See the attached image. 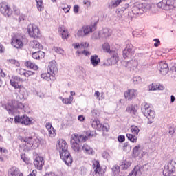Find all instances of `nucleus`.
Wrapping results in <instances>:
<instances>
[{"label":"nucleus","mask_w":176,"mask_h":176,"mask_svg":"<svg viewBox=\"0 0 176 176\" xmlns=\"http://www.w3.org/2000/svg\"><path fill=\"white\" fill-rule=\"evenodd\" d=\"M91 124L93 129L98 130V131H108V126L102 125L101 122L98 119H92L91 120Z\"/></svg>","instance_id":"10"},{"label":"nucleus","mask_w":176,"mask_h":176,"mask_svg":"<svg viewBox=\"0 0 176 176\" xmlns=\"http://www.w3.org/2000/svg\"><path fill=\"white\" fill-rule=\"evenodd\" d=\"M53 50L54 52H55V53H57L58 54H64V50L60 47H55L53 48Z\"/></svg>","instance_id":"51"},{"label":"nucleus","mask_w":176,"mask_h":176,"mask_svg":"<svg viewBox=\"0 0 176 176\" xmlns=\"http://www.w3.org/2000/svg\"><path fill=\"white\" fill-rule=\"evenodd\" d=\"M16 108L19 109H23L24 108V104H23L21 102H19L16 105Z\"/></svg>","instance_id":"64"},{"label":"nucleus","mask_w":176,"mask_h":176,"mask_svg":"<svg viewBox=\"0 0 176 176\" xmlns=\"http://www.w3.org/2000/svg\"><path fill=\"white\" fill-rule=\"evenodd\" d=\"M118 140L119 142H124V141H126V137H124V135H119L118 137Z\"/></svg>","instance_id":"61"},{"label":"nucleus","mask_w":176,"mask_h":176,"mask_svg":"<svg viewBox=\"0 0 176 176\" xmlns=\"http://www.w3.org/2000/svg\"><path fill=\"white\" fill-rule=\"evenodd\" d=\"M30 46L34 50H41L42 49V45L36 40L30 41Z\"/></svg>","instance_id":"35"},{"label":"nucleus","mask_w":176,"mask_h":176,"mask_svg":"<svg viewBox=\"0 0 176 176\" xmlns=\"http://www.w3.org/2000/svg\"><path fill=\"white\" fill-rule=\"evenodd\" d=\"M22 142H25L23 144V151H30V149H36L41 145V140L36 137H30L25 139L21 140Z\"/></svg>","instance_id":"2"},{"label":"nucleus","mask_w":176,"mask_h":176,"mask_svg":"<svg viewBox=\"0 0 176 176\" xmlns=\"http://www.w3.org/2000/svg\"><path fill=\"white\" fill-rule=\"evenodd\" d=\"M76 54H78V56H80V54H83V56H86L87 57H89V56H90L91 54V52H90V51H87L86 50H84L82 51L78 50L76 52Z\"/></svg>","instance_id":"50"},{"label":"nucleus","mask_w":176,"mask_h":176,"mask_svg":"<svg viewBox=\"0 0 176 176\" xmlns=\"http://www.w3.org/2000/svg\"><path fill=\"white\" fill-rule=\"evenodd\" d=\"M18 89V95L17 97L19 98L21 101H24L28 97V92H27V89H25V87L23 85H19L17 88H14Z\"/></svg>","instance_id":"14"},{"label":"nucleus","mask_w":176,"mask_h":176,"mask_svg":"<svg viewBox=\"0 0 176 176\" xmlns=\"http://www.w3.org/2000/svg\"><path fill=\"white\" fill-rule=\"evenodd\" d=\"M25 65L27 67V68H30V69H34V71H37L38 69V65L30 60L25 62Z\"/></svg>","instance_id":"38"},{"label":"nucleus","mask_w":176,"mask_h":176,"mask_svg":"<svg viewBox=\"0 0 176 176\" xmlns=\"http://www.w3.org/2000/svg\"><path fill=\"white\" fill-rule=\"evenodd\" d=\"M144 168V166L138 165L136 166H135L134 169L133 170V171L129 173V175L128 176H138V175H141V173H142V169Z\"/></svg>","instance_id":"25"},{"label":"nucleus","mask_w":176,"mask_h":176,"mask_svg":"<svg viewBox=\"0 0 176 176\" xmlns=\"http://www.w3.org/2000/svg\"><path fill=\"white\" fill-rule=\"evenodd\" d=\"M0 12L6 17L12 16V8L6 2L0 3Z\"/></svg>","instance_id":"11"},{"label":"nucleus","mask_w":176,"mask_h":176,"mask_svg":"<svg viewBox=\"0 0 176 176\" xmlns=\"http://www.w3.org/2000/svg\"><path fill=\"white\" fill-rule=\"evenodd\" d=\"M6 109L10 115H13V113L16 112V111L14 110V107H6Z\"/></svg>","instance_id":"54"},{"label":"nucleus","mask_w":176,"mask_h":176,"mask_svg":"<svg viewBox=\"0 0 176 176\" xmlns=\"http://www.w3.org/2000/svg\"><path fill=\"white\" fill-rule=\"evenodd\" d=\"M58 71V69L57 68V63H56V60H52L50 62L49 66H48V72L51 75H54V76L57 74Z\"/></svg>","instance_id":"19"},{"label":"nucleus","mask_w":176,"mask_h":176,"mask_svg":"<svg viewBox=\"0 0 176 176\" xmlns=\"http://www.w3.org/2000/svg\"><path fill=\"white\" fill-rule=\"evenodd\" d=\"M124 67H126V68H127L130 71H134V69H137V67H138V61L135 60L125 61Z\"/></svg>","instance_id":"18"},{"label":"nucleus","mask_w":176,"mask_h":176,"mask_svg":"<svg viewBox=\"0 0 176 176\" xmlns=\"http://www.w3.org/2000/svg\"><path fill=\"white\" fill-rule=\"evenodd\" d=\"M32 75H35V72L32 71H25L24 76L25 78H30V76H32Z\"/></svg>","instance_id":"53"},{"label":"nucleus","mask_w":176,"mask_h":176,"mask_svg":"<svg viewBox=\"0 0 176 176\" xmlns=\"http://www.w3.org/2000/svg\"><path fill=\"white\" fill-rule=\"evenodd\" d=\"M91 64L93 67H98V64H100L101 60L98 57V55H91L90 58Z\"/></svg>","instance_id":"31"},{"label":"nucleus","mask_w":176,"mask_h":176,"mask_svg":"<svg viewBox=\"0 0 176 176\" xmlns=\"http://www.w3.org/2000/svg\"><path fill=\"white\" fill-rule=\"evenodd\" d=\"M62 9L65 13H68L69 10H71V7L69 6H65L64 7H62Z\"/></svg>","instance_id":"57"},{"label":"nucleus","mask_w":176,"mask_h":176,"mask_svg":"<svg viewBox=\"0 0 176 176\" xmlns=\"http://www.w3.org/2000/svg\"><path fill=\"white\" fill-rule=\"evenodd\" d=\"M82 151H83L85 155H94V149H93V148H91L87 144H83Z\"/></svg>","instance_id":"30"},{"label":"nucleus","mask_w":176,"mask_h":176,"mask_svg":"<svg viewBox=\"0 0 176 176\" xmlns=\"http://www.w3.org/2000/svg\"><path fill=\"white\" fill-rule=\"evenodd\" d=\"M157 68L162 75H166L168 73V65L165 62H161L158 64Z\"/></svg>","instance_id":"20"},{"label":"nucleus","mask_w":176,"mask_h":176,"mask_svg":"<svg viewBox=\"0 0 176 176\" xmlns=\"http://www.w3.org/2000/svg\"><path fill=\"white\" fill-rule=\"evenodd\" d=\"M133 54H134V51H133V49L130 47V46H126L122 52V56L124 59L127 58H130Z\"/></svg>","instance_id":"23"},{"label":"nucleus","mask_w":176,"mask_h":176,"mask_svg":"<svg viewBox=\"0 0 176 176\" xmlns=\"http://www.w3.org/2000/svg\"><path fill=\"white\" fill-rule=\"evenodd\" d=\"M131 131L135 135H133V134L127 133L126 137L129 141H131V142L133 143L137 142V136L135 135H138V133H140V128H138V126L135 125H132L131 126Z\"/></svg>","instance_id":"9"},{"label":"nucleus","mask_w":176,"mask_h":176,"mask_svg":"<svg viewBox=\"0 0 176 176\" xmlns=\"http://www.w3.org/2000/svg\"><path fill=\"white\" fill-rule=\"evenodd\" d=\"M45 127H46L47 130L48 131L49 137H51V138L56 137V130L52 126V124H50V122H47L45 125Z\"/></svg>","instance_id":"29"},{"label":"nucleus","mask_w":176,"mask_h":176,"mask_svg":"<svg viewBox=\"0 0 176 176\" xmlns=\"http://www.w3.org/2000/svg\"><path fill=\"white\" fill-rule=\"evenodd\" d=\"M59 98L62 100L63 104L65 105H68V104H72V101H74V97L69 96V98H64L63 97H59Z\"/></svg>","instance_id":"40"},{"label":"nucleus","mask_w":176,"mask_h":176,"mask_svg":"<svg viewBox=\"0 0 176 176\" xmlns=\"http://www.w3.org/2000/svg\"><path fill=\"white\" fill-rule=\"evenodd\" d=\"M175 166L176 163L174 160H170L166 165H165L163 174L164 176H170L171 175L172 173L175 171Z\"/></svg>","instance_id":"8"},{"label":"nucleus","mask_w":176,"mask_h":176,"mask_svg":"<svg viewBox=\"0 0 176 176\" xmlns=\"http://www.w3.org/2000/svg\"><path fill=\"white\" fill-rule=\"evenodd\" d=\"M94 172L93 176H103L105 174V168H102L100 162L94 160L92 165Z\"/></svg>","instance_id":"6"},{"label":"nucleus","mask_w":176,"mask_h":176,"mask_svg":"<svg viewBox=\"0 0 176 176\" xmlns=\"http://www.w3.org/2000/svg\"><path fill=\"white\" fill-rule=\"evenodd\" d=\"M124 96L125 98H127L128 100H133V98H135V97L138 96V93L136 89H131L126 90L124 93Z\"/></svg>","instance_id":"17"},{"label":"nucleus","mask_w":176,"mask_h":176,"mask_svg":"<svg viewBox=\"0 0 176 176\" xmlns=\"http://www.w3.org/2000/svg\"><path fill=\"white\" fill-rule=\"evenodd\" d=\"M32 57L35 60H40V58H43L45 57V52L39 50L32 53Z\"/></svg>","instance_id":"36"},{"label":"nucleus","mask_w":176,"mask_h":176,"mask_svg":"<svg viewBox=\"0 0 176 176\" xmlns=\"http://www.w3.org/2000/svg\"><path fill=\"white\" fill-rule=\"evenodd\" d=\"M73 10L75 13H79V6H74Z\"/></svg>","instance_id":"63"},{"label":"nucleus","mask_w":176,"mask_h":176,"mask_svg":"<svg viewBox=\"0 0 176 176\" xmlns=\"http://www.w3.org/2000/svg\"><path fill=\"white\" fill-rule=\"evenodd\" d=\"M149 108H151V105H150L148 103L145 102H143V103L142 104V107H141L142 113L144 114V113H145L147 111H149V109H149Z\"/></svg>","instance_id":"45"},{"label":"nucleus","mask_w":176,"mask_h":176,"mask_svg":"<svg viewBox=\"0 0 176 176\" xmlns=\"http://www.w3.org/2000/svg\"><path fill=\"white\" fill-rule=\"evenodd\" d=\"M112 32L108 28H103L102 30L99 31L100 38H109Z\"/></svg>","instance_id":"27"},{"label":"nucleus","mask_w":176,"mask_h":176,"mask_svg":"<svg viewBox=\"0 0 176 176\" xmlns=\"http://www.w3.org/2000/svg\"><path fill=\"white\" fill-rule=\"evenodd\" d=\"M98 38H101V34H100V32H95L92 35V38L93 39H98Z\"/></svg>","instance_id":"59"},{"label":"nucleus","mask_w":176,"mask_h":176,"mask_svg":"<svg viewBox=\"0 0 176 176\" xmlns=\"http://www.w3.org/2000/svg\"><path fill=\"white\" fill-rule=\"evenodd\" d=\"M12 45L16 49H21L25 43H28V39L25 36H16L12 37Z\"/></svg>","instance_id":"4"},{"label":"nucleus","mask_w":176,"mask_h":176,"mask_svg":"<svg viewBox=\"0 0 176 176\" xmlns=\"http://www.w3.org/2000/svg\"><path fill=\"white\" fill-rule=\"evenodd\" d=\"M149 91L164 90L163 85L160 84H151L148 87Z\"/></svg>","instance_id":"34"},{"label":"nucleus","mask_w":176,"mask_h":176,"mask_svg":"<svg viewBox=\"0 0 176 176\" xmlns=\"http://www.w3.org/2000/svg\"><path fill=\"white\" fill-rule=\"evenodd\" d=\"M131 14H133V17L142 14V10H141L140 4L135 5L132 8L131 11L129 12L130 16H132Z\"/></svg>","instance_id":"21"},{"label":"nucleus","mask_w":176,"mask_h":176,"mask_svg":"<svg viewBox=\"0 0 176 176\" xmlns=\"http://www.w3.org/2000/svg\"><path fill=\"white\" fill-rule=\"evenodd\" d=\"M132 81L134 85H141V83H142V78L139 76H136L132 78Z\"/></svg>","instance_id":"48"},{"label":"nucleus","mask_w":176,"mask_h":176,"mask_svg":"<svg viewBox=\"0 0 176 176\" xmlns=\"http://www.w3.org/2000/svg\"><path fill=\"white\" fill-rule=\"evenodd\" d=\"M157 6L164 10H170L176 8V0H162L157 4Z\"/></svg>","instance_id":"5"},{"label":"nucleus","mask_w":176,"mask_h":176,"mask_svg":"<svg viewBox=\"0 0 176 176\" xmlns=\"http://www.w3.org/2000/svg\"><path fill=\"white\" fill-rule=\"evenodd\" d=\"M133 152L135 157L140 156V155H141V144H138L135 146Z\"/></svg>","instance_id":"41"},{"label":"nucleus","mask_w":176,"mask_h":176,"mask_svg":"<svg viewBox=\"0 0 176 176\" xmlns=\"http://www.w3.org/2000/svg\"><path fill=\"white\" fill-rule=\"evenodd\" d=\"M131 166V162L124 160L121 162L120 166L122 168V170H127Z\"/></svg>","instance_id":"43"},{"label":"nucleus","mask_w":176,"mask_h":176,"mask_svg":"<svg viewBox=\"0 0 176 176\" xmlns=\"http://www.w3.org/2000/svg\"><path fill=\"white\" fill-rule=\"evenodd\" d=\"M56 149L58 150L59 153L68 151V144H67V142L63 139L59 140L58 143L56 144Z\"/></svg>","instance_id":"15"},{"label":"nucleus","mask_w":176,"mask_h":176,"mask_svg":"<svg viewBox=\"0 0 176 176\" xmlns=\"http://www.w3.org/2000/svg\"><path fill=\"white\" fill-rule=\"evenodd\" d=\"M142 10V13H145V12H148V10H151L152 9V4L149 3H141L139 4Z\"/></svg>","instance_id":"37"},{"label":"nucleus","mask_w":176,"mask_h":176,"mask_svg":"<svg viewBox=\"0 0 176 176\" xmlns=\"http://www.w3.org/2000/svg\"><path fill=\"white\" fill-rule=\"evenodd\" d=\"M126 112L132 113L133 115H137V106L131 105L126 108Z\"/></svg>","instance_id":"42"},{"label":"nucleus","mask_w":176,"mask_h":176,"mask_svg":"<svg viewBox=\"0 0 176 176\" xmlns=\"http://www.w3.org/2000/svg\"><path fill=\"white\" fill-rule=\"evenodd\" d=\"M36 6H37L38 10H39V12H42V10H43V9H44L43 1L36 0Z\"/></svg>","instance_id":"49"},{"label":"nucleus","mask_w":176,"mask_h":176,"mask_svg":"<svg viewBox=\"0 0 176 176\" xmlns=\"http://www.w3.org/2000/svg\"><path fill=\"white\" fill-rule=\"evenodd\" d=\"M96 30H97V22L83 26L78 30L76 36H86V35H89V34H91L93 31H96Z\"/></svg>","instance_id":"3"},{"label":"nucleus","mask_w":176,"mask_h":176,"mask_svg":"<svg viewBox=\"0 0 176 176\" xmlns=\"http://www.w3.org/2000/svg\"><path fill=\"white\" fill-rule=\"evenodd\" d=\"M14 122L15 123H21L23 122V116L20 117V116H15L14 118Z\"/></svg>","instance_id":"55"},{"label":"nucleus","mask_w":176,"mask_h":176,"mask_svg":"<svg viewBox=\"0 0 176 176\" xmlns=\"http://www.w3.org/2000/svg\"><path fill=\"white\" fill-rule=\"evenodd\" d=\"M58 32H60L63 39H67L69 35L68 34V30L64 26L59 27Z\"/></svg>","instance_id":"33"},{"label":"nucleus","mask_w":176,"mask_h":176,"mask_svg":"<svg viewBox=\"0 0 176 176\" xmlns=\"http://www.w3.org/2000/svg\"><path fill=\"white\" fill-rule=\"evenodd\" d=\"M41 78L43 79L44 80H47V82H50V80L54 81V79H56V77L54 75L51 74L50 72L47 73H43L41 75Z\"/></svg>","instance_id":"28"},{"label":"nucleus","mask_w":176,"mask_h":176,"mask_svg":"<svg viewBox=\"0 0 176 176\" xmlns=\"http://www.w3.org/2000/svg\"><path fill=\"white\" fill-rule=\"evenodd\" d=\"M27 31L31 38H39V36L41 35L39 28L34 24L28 25Z\"/></svg>","instance_id":"7"},{"label":"nucleus","mask_w":176,"mask_h":176,"mask_svg":"<svg viewBox=\"0 0 176 176\" xmlns=\"http://www.w3.org/2000/svg\"><path fill=\"white\" fill-rule=\"evenodd\" d=\"M143 115L148 120V124H152L155 118H156V113H155V111L152 109H149L146 113H143Z\"/></svg>","instance_id":"16"},{"label":"nucleus","mask_w":176,"mask_h":176,"mask_svg":"<svg viewBox=\"0 0 176 176\" xmlns=\"http://www.w3.org/2000/svg\"><path fill=\"white\" fill-rule=\"evenodd\" d=\"M102 50L104 52V53H111V51H113V50H111V45H109V43H104L102 45Z\"/></svg>","instance_id":"46"},{"label":"nucleus","mask_w":176,"mask_h":176,"mask_svg":"<svg viewBox=\"0 0 176 176\" xmlns=\"http://www.w3.org/2000/svg\"><path fill=\"white\" fill-rule=\"evenodd\" d=\"M112 175L119 176L120 174V167L118 165H114L112 168Z\"/></svg>","instance_id":"39"},{"label":"nucleus","mask_w":176,"mask_h":176,"mask_svg":"<svg viewBox=\"0 0 176 176\" xmlns=\"http://www.w3.org/2000/svg\"><path fill=\"white\" fill-rule=\"evenodd\" d=\"M34 164L37 170H42V167H43V164H45L43 157H37L34 161Z\"/></svg>","instance_id":"22"},{"label":"nucleus","mask_w":176,"mask_h":176,"mask_svg":"<svg viewBox=\"0 0 176 176\" xmlns=\"http://www.w3.org/2000/svg\"><path fill=\"white\" fill-rule=\"evenodd\" d=\"M87 141V136L78 135V133H74L72 135L71 146L74 152L79 153L82 152V148H80V144L78 142H86Z\"/></svg>","instance_id":"1"},{"label":"nucleus","mask_w":176,"mask_h":176,"mask_svg":"<svg viewBox=\"0 0 176 176\" xmlns=\"http://www.w3.org/2000/svg\"><path fill=\"white\" fill-rule=\"evenodd\" d=\"M60 159L64 162L66 166H71L72 164V156L69 153V151H63L60 153Z\"/></svg>","instance_id":"13"},{"label":"nucleus","mask_w":176,"mask_h":176,"mask_svg":"<svg viewBox=\"0 0 176 176\" xmlns=\"http://www.w3.org/2000/svg\"><path fill=\"white\" fill-rule=\"evenodd\" d=\"M153 42H155L154 43V46L155 47H159V46L160 45V40H159V38H154Z\"/></svg>","instance_id":"56"},{"label":"nucleus","mask_w":176,"mask_h":176,"mask_svg":"<svg viewBox=\"0 0 176 176\" xmlns=\"http://www.w3.org/2000/svg\"><path fill=\"white\" fill-rule=\"evenodd\" d=\"M21 78L17 76H12V79L10 80V84L14 88H18L20 86L19 82H21Z\"/></svg>","instance_id":"24"},{"label":"nucleus","mask_w":176,"mask_h":176,"mask_svg":"<svg viewBox=\"0 0 176 176\" xmlns=\"http://www.w3.org/2000/svg\"><path fill=\"white\" fill-rule=\"evenodd\" d=\"M91 115L94 118H98L101 115V110L100 109H94L91 112Z\"/></svg>","instance_id":"47"},{"label":"nucleus","mask_w":176,"mask_h":176,"mask_svg":"<svg viewBox=\"0 0 176 176\" xmlns=\"http://www.w3.org/2000/svg\"><path fill=\"white\" fill-rule=\"evenodd\" d=\"M8 61L10 64H12L13 65H16V67H20V63H19V61L14 59H10L8 60Z\"/></svg>","instance_id":"52"},{"label":"nucleus","mask_w":176,"mask_h":176,"mask_svg":"<svg viewBox=\"0 0 176 176\" xmlns=\"http://www.w3.org/2000/svg\"><path fill=\"white\" fill-rule=\"evenodd\" d=\"M72 46L74 49H87L89 47V43L87 42H82L80 43H73Z\"/></svg>","instance_id":"32"},{"label":"nucleus","mask_w":176,"mask_h":176,"mask_svg":"<svg viewBox=\"0 0 176 176\" xmlns=\"http://www.w3.org/2000/svg\"><path fill=\"white\" fill-rule=\"evenodd\" d=\"M127 0H111L108 5L109 9H115L119 6L122 2H126Z\"/></svg>","instance_id":"26"},{"label":"nucleus","mask_w":176,"mask_h":176,"mask_svg":"<svg viewBox=\"0 0 176 176\" xmlns=\"http://www.w3.org/2000/svg\"><path fill=\"white\" fill-rule=\"evenodd\" d=\"M95 97L97 98V100H98V101L100 100V96H101V93H100V91H96L95 94H94Z\"/></svg>","instance_id":"62"},{"label":"nucleus","mask_w":176,"mask_h":176,"mask_svg":"<svg viewBox=\"0 0 176 176\" xmlns=\"http://www.w3.org/2000/svg\"><path fill=\"white\" fill-rule=\"evenodd\" d=\"M83 5H85L87 8H90L91 6V2L89 0H83Z\"/></svg>","instance_id":"60"},{"label":"nucleus","mask_w":176,"mask_h":176,"mask_svg":"<svg viewBox=\"0 0 176 176\" xmlns=\"http://www.w3.org/2000/svg\"><path fill=\"white\" fill-rule=\"evenodd\" d=\"M110 56L111 58L107 59V63H104L105 65H115L119 62V54L116 50L111 51Z\"/></svg>","instance_id":"12"},{"label":"nucleus","mask_w":176,"mask_h":176,"mask_svg":"<svg viewBox=\"0 0 176 176\" xmlns=\"http://www.w3.org/2000/svg\"><path fill=\"white\" fill-rule=\"evenodd\" d=\"M32 121L28 118V116L24 115L22 116V124H25V126H29V124H31Z\"/></svg>","instance_id":"44"},{"label":"nucleus","mask_w":176,"mask_h":176,"mask_svg":"<svg viewBox=\"0 0 176 176\" xmlns=\"http://www.w3.org/2000/svg\"><path fill=\"white\" fill-rule=\"evenodd\" d=\"M16 72L19 74V75H25V69H16Z\"/></svg>","instance_id":"58"}]
</instances>
